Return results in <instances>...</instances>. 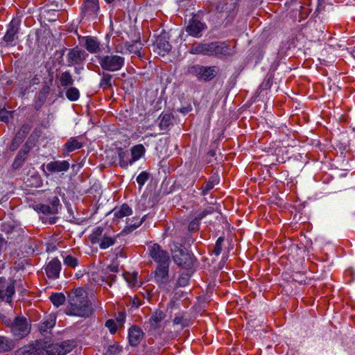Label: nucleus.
<instances>
[{
	"instance_id": "nucleus-33",
	"label": "nucleus",
	"mask_w": 355,
	"mask_h": 355,
	"mask_svg": "<svg viewBox=\"0 0 355 355\" xmlns=\"http://www.w3.org/2000/svg\"><path fill=\"white\" fill-rule=\"evenodd\" d=\"M49 299L51 302L53 303V304L56 307H58L59 306L64 304V303L66 301V297L62 293H52L51 295L49 297Z\"/></svg>"
},
{
	"instance_id": "nucleus-30",
	"label": "nucleus",
	"mask_w": 355,
	"mask_h": 355,
	"mask_svg": "<svg viewBox=\"0 0 355 355\" xmlns=\"http://www.w3.org/2000/svg\"><path fill=\"white\" fill-rule=\"evenodd\" d=\"M15 345V342L12 339L0 336V353L11 351Z\"/></svg>"
},
{
	"instance_id": "nucleus-8",
	"label": "nucleus",
	"mask_w": 355,
	"mask_h": 355,
	"mask_svg": "<svg viewBox=\"0 0 355 355\" xmlns=\"http://www.w3.org/2000/svg\"><path fill=\"white\" fill-rule=\"evenodd\" d=\"M166 314L162 310L157 309L152 313V315L148 322V332L151 335L158 334L160 335V329L162 328V322L166 318Z\"/></svg>"
},
{
	"instance_id": "nucleus-2",
	"label": "nucleus",
	"mask_w": 355,
	"mask_h": 355,
	"mask_svg": "<svg viewBox=\"0 0 355 355\" xmlns=\"http://www.w3.org/2000/svg\"><path fill=\"white\" fill-rule=\"evenodd\" d=\"M37 355H65L72 350V346L67 341L62 343H51L49 341L37 340Z\"/></svg>"
},
{
	"instance_id": "nucleus-52",
	"label": "nucleus",
	"mask_w": 355,
	"mask_h": 355,
	"mask_svg": "<svg viewBox=\"0 0 355 355\" xmlns=\"http://www.w3.org/2000/svg\"><path fill=\"white\" fill-rule=\"evenodd\" d=\"M50 204H51L50 207L52 209V210L55 209V214H57L58 211V207L60 205V200H59L58 197L53 196L50 201Z\"/></svg>"
},
{
	"instance_id": "nucleus-55",
	"label": "nucleus",
	"mask_w": 355,
	"mask_h": 355,
	"mask_svg": "<svg viewBox=\"0 0 355 355\" xmlns=\"http://www.w3.org/2000/svg\"><path fill=\"white\" fill-rule=\"evenodd\" d=\"M15 287H17L18 291L21 293L26 291V288L23 286V282L21 279L18 281L16 280Z\"/></svg>"
},
{
	"instance_id": "nucleus-24",
	"label": "nucleus",
	"mask_w": 355,
	"mask_h": 355,
	"mask_svg": "<svg viewBox=\"0 0 355 355\" xmlns=\"http://www.w3.org/2000/svg\"><path fill=\"white\" fill-rule=\"evenodd\" d=\"M144 220V218L140 219L138 217H133L132 218H127L126 225L123 230V232L129 234L139 227Z\"/></svg>"
},
{
	"instance_id": "nucleus-46",
	"label": "nucleus",
	"mask_w": 355,
	"mask_h": 355,
	"mask_svg": "<svg viewBox=\"0 0 355 355\" xmlns=\"http://www.w3.org/2000/svg\"><path fill=\"white\" fill-rule=\"evenodd\" d=\"M150 175L146 171L141 172L137 178V182L139 184L140 189L144 186L146 182L148 180Z\"/></svg>"
},
{
	"instance_id": "nucleus-14",
	"label": "nucleus",
	"mask_w": 355,
	"mask_h": 355,
	"mask_svg": "<svg viewBox=\"0 0 355 355\" xmlns=\"http://www.w3.org/2000/svg\"><path fill=\"white\" fill-rule=\"evenodd\" d=\"M62 268L61 263L58 258L53 259L44 268L46 276L49 279H58Z\"/></svg>"
},
{
	"instance_id": "nucleus-29",
	"label": "nucleus",
	"mask_w": 355,
	"mask_h": 355,
	"mask_svg": "<svg viewBox=\"0 0 355 355\" xmlns=\"http://www.w3.org/2000/svg\"><path fill=\"white\" fill-rule=\"evenodd\" d=\"M145 153V148L142 144H137L131 148L132 159H130V164L141 157Z\"/></svg>"
},
{
	"instance_id": "nucleus-44",
	"label": "nucleus",
	"mask_w": 355,
	"mask_h": 355,
	"mask_svg": "<svg viewBox=\"0 0 355 355\" xmlns=\"http://www.w3.org/2000/svg\"><path fill=\"white\" fill-rule=\"evenodd\" d=\"M190 276L191 273L189 270L186 272L182 273L178 279L177 286H185L186 285H187L190 279Z\"/></svg>"
},
{
	"instance_id": "nucleus-7",
	"label": "nucleus",
	"mask_w": 355,
	"mask_h": 355,
	"mask_svg": "<svg viewBox=\"0 0 355 355\" xmlns=\"http://www.w3.org/2000/svg\"><path fill=\"white\" fill-rule=\"evenodd\" d=\"M10 329L12 335L19 340L29 334L31 327L26 318L18 316L15 318L10 327Z\"/></svg>"
},
{
	"instance_id": "nucleus-18",
	"label": "nucleus",
	"mask_w": 355,
	"mask_h": 355,
	"mask_svg": "<svg viewBox=\"0 0 355 355\" xmlns=\"http://www.w3.org/2000/svg\"><path fill=\"white\" fill-rule=\"evenodd\" d=\"M212 42L202 44L194 43L191 45L189 52L191 54H202L204 55L211 56Z\"/></svg>"
},
{
	"instance_id": "nucleus-27",
	"label": "nucleus",
	"mask_w": 355,
	"mask_h": 355,
	"mask_svg": "<svg viewBox=\"0 0 355 355\" xmlns=\"http://www.w3.org/2000/svg\"><path fill=\"white\" fill-rule=\"evenodd\" d=\"M219 182V180H218V176L216 175H212L211 176L208 181L205 182L203 185L201 187V189H202V192H201V195L202 196H206L209 191L210 190H211L215 185H216L217 184H218Z\"/></svg>"
},
{
	"instance_id": "nucleus-12",
	"label": "nucleus",
	"mask_w": 355,
	"mask_h": 355,
	"mask_svg": "<svg viewBox=\"0 0 355 355\" xmlns=\"http://www.w3.org/2000/svg\"><path fill=\"white\" fill-rule=\"evenodd\" d=\"M235 53L234 49L224 42H214L211 45V56L230 57Z\"/></svg>"
},
{
	"instance_id": "nucleus-4",
	"label": "nucleus",
	"mask_w": 355,
	"mask_h": 355,
	"mask_svg": "<svg viewBox=\"0 0 355 355\" xmlns=\"http://www.w3.org/2000/svg\"><path fill=\"white\" fill-rule=\"evenodd\" d=\"M187 71L189 74L196 76L198 80L209 81L216 76L218 68L216 66L205 67L193 64L189 67Z\"/></svg>"
},
{
	"instance_id": "nucleus-35",
	"label": "nucleus",
	"mask_w": 355,
	"mask_h": 355,
	"mask_svg": "<svg viewBox=\"0 0 355 355\" xmlns=\"http://www.w3.org/2000/svg\"><path fill=\"white\" fill-rule=\"evenodd\" d=\"M173 116L171 114H164L160 116L159 127L161 130H166L172 124Z\"/></svg>"
},
{
	"instance_id": "nucleus-19",
	"label": "nucleus",
	"mask_w": 355,
	"mask_h": 355,
	"mask_svg": "<svg viewBox=\"0 0 355 355\" xmlns=\"http://www.w3.org/2000/svg\"><path fill=\"white\" fill-rule=\"evenodd\" d=\"M19 32V24L15 20H12L9 25L8 30L3 37V41L8 45H12V42L15 40L17 34Z\"/></svg>"
},
{
	"instance_id": "nucleus-62",
	"label": "nucleus",
	"mask_w": 355,
	"mask_h": 355,
	"mask_svg": "<svg viewBox=\"0 0 355 355\" xmlns=\"http://www.w3.org/2000/svg\"><path fill=\"white\" fill-rule=\"evenodd\" d=\"M209 154H210L211 156H214V152H212V151H210V152H209Z\"/></svg>"
},
{
	"instance_id": "nucleus-50",
	"label": "nucleus",
	"mask_w": 355,
	"mask_h": 355,
	"mask_svg": "<svg viewBox=\"0 0 355 355\" xmlns=\"http://www.w3.org/2000/svg\"><path fill=\"white\" fill-rule=\"evenodd\" d=\"M173 323L175 324H180L184 327L189 325V320L183 316H176L173 320Z\"/></svg>"
},
{
	"instance_id": "nucleus-38",
	"label": "nucleus",
	"mask_w": 355,
	"mask_h": 355,
	"mask_svg": "<svg viewBox=\"0 0 355 355\" xmlns=\"http://www.w3.org/2000/svg\"><path fill=\"white\" fill-rule=\"evenodd\" d=\"M63 262H64V264L67 267L72 268V269L76 268L79 264L78 259L76 257H75L71 254H69V255H67L66 257H64V259H63Z\"/></svg>"
},
{
	"instance_id": "nucleus-13",
	"label": "nucleus",
	"mask_w": 355,
	"mask_h": 355,
	"mask_svg": "<svg viewBox=\"0 0 355 355\" xmlns=\"http://www.w3.org/2000/svg\"><path fill=\"white\" fill-rule=\"evenodd\" d=\"M78 38L80 44L84 43V47L90 53H96L101 51V43L96 37L78 35Z\"/></svg>"
},
{
	"instance_id": "nucleus-41",
	"label": "nucleus",
	"mask_w": 355,
	"mask_h": 355,
	"mask_svg": "<svg viewBox=\"0 0 355 355\" xmlns=\"http://www.w3.org/2000/svg\"><path fill=\"white\" fill-rule=\"evenodd\" d=\"M27 158H28V156L26 155L21 154V152L19 151L13 161L12 168L14 169H17V168H20L23 165V164L26 162Z\"/></svg>"
},
{
	"instance_id": "nucleus-6",
	"label": "nucleus",
	"mask_w": 355,
	"mask_h": 355,
	"mask_svg": "<svg viewBox=\"0 0 355 355\" xmlns=\"http://www.w3.org/2000/svg\"><path fill=\"white\" fill-rule=\"evenodd\" d=\"M149 257L157 266L170 265L171 259L167 251L162 249L158 243H153L148 248Z\"/></svg>"
},
{
	"instance_id": "nucleus-16",
	"label": "nucleus",
	"mask_w": 355,
	"mask_h": 355,
	"mask_svg": "<svg viewBox=\"0 0 355 355\" xmlns=\"http://www.w3.org/2000/svg\"><path fill=\"white\" fill-rule=\"evenodd\" d=\"M169 265L157 266L155 270V279L157 283L161 285H166L169 281L168 275Z\"/></svg>"
},
{
	"instance_id": "nucleus-21",
	"label": "nucleus",
	"mask_w": 355,
	"mask_h": 355,
	"mask_svg": "<svg viewBox=\"0 0 355 355\" xmlns=\"http://www.w3.org/2000/svg\"><path fill=\"white\" fill-rule=\"evenodd\" d=\"M53 82V74H50V78L48 82L44 81L43 83V85L42 89H40L38 95H37V102L40 103V105H42L46 100L47 96L49 95L51 91V86Z\"/></svg>"
},
{
	"instance_id": "nucleus-49",
	"label": "nucleus",
	"mask_w": 355,
	"mask_h": 355,
	"mask_svg": "<svg viewBox=\"0 0 355 355\" xmlns=\"http://www.w3.org/2000/svg\"><path fill=\"white\" fill-rule=\"evenodd\" d=\"M23 141H24L22 139H21L20 138H19V137H17L15 135V137L12 139V143L10 146V150L14 151V150H17L19 148V146L22 144Z\"/></svg>"
},
{
	"instance_id": "nucleus-48",
	"label": "nucleus",
	"mask_w": 355,
	"mask_h": 355,
	"mask_svg": "<svg viewBox=\"0 0 355 355\" xmlns=\"http://www.w3.org/2000/svg\"><path fill=\"white\" fill-rule=\"evenodd\" d=\"M157 47L166 53H168L171 50V45L169 42L162 40H159L157 42Z\"/></svg>"
},
{
	"instance_id": "nucleus-23",
	"label": "nucleus",
	"mask_w": 355,
	"mask_h": 355,
	"mask_svg": "<svg viewBox=\"0 0 355 355\" xmlns=\"http://www.w3.org/2000/svg\"><path fill=\"white\" fill-rule=\"evenodd\" d=\"M112 212L114 213V220H116L131 215L132 210L128 204L123 203L120 207H116L112 210Z\"/></svg>"
},
{
	"instance_id": "nucleus-43",
	"label": "nucleus",
	"mask_w": 355,
	"mask_h": 355,
	"mask_svg": "<svg viewBox=\"0 0 355 355\" xmlns=\"http://www.w3.org/2000/svg\"><path fill=\"white\" fill-rule=\"evenodd\" d=\"M127 153L122 148L119 149V165L121 167L127 168L130 164V159H125Z\"/></svg>"
},
{
	"instance_id": "nucleus-34",
	"label": "nucleus",
	"mask_w": 355,
	"mask_h": 355,
	"mask_svg": "<svg viewBox=\"0 0 355 355\" xmlns=\"http://www.w3.org/2000/svg\"><path fill=\"white\" fill-rule=\"evenodd\" d=\"M112 76L110 73L103 72L102 77L99 86L103 90L110 89L112 87Z\"/></svg>"
},
{
	"instance_id": "nucleus-26",
	"label": "nucleus",
	"mask_w": 355,
	"mask_h": 355,
	"mask_svg": "<svg viewBox=\"0 0 355 355\" xmlns=\"http://www.w3.org/2000/svg\"><path fill=\"white\" fill-rule=\"evenodd\" d=\"M55 324V318L50 315L46 320H44L39 324L38 329L42 334L45 335L50 331Z\"/></svg>"
},
{
	"instance_id": "nucleus-11",
	"label": "nucleus",
	"mask_w": 355,
	"mask_h": 355,
	"mask_svg": "<svg viewBox=\"0 0 355 355\" xmlns=\"http://www.w3.org/2000/svg\"><path fill=\"white\" fill-rule=\"evenodd\" d=\"M80 9L83 19H96L100 9L98 0H83Z\"/></svg>"
},
{
	"instance_id": "nucleus-10",
	"label": "nucleus",
	"mask_w": 355,
	"mask_h": 355,
	"mask_svg": "<svg viewBox=\"0 0 355 355\" xmlns=\"http://www.w3.org/2000/svg\"><path fill=\"white\" fill-rule=\"evenodd\" d=\"M16 279L0 277V299L11 302L15 293Z\"/></svg>"
},
{
	"instance_id": "nucleus-47",
	"label": "nucleus",
	"mask_w": 355,
	"mask_h": 355,
	"mask_svg": "<svg viewBox=\"0 0 355 355\" xmlns=\"http://www.w3.org/2000/svg\"><path fill=\"white\" fill-rule=\"evenodd\" d=\"M37 207L44 214H55V209L52 210L49 205L39 204Z\"/></svg>"
},
{
	"instance_id": "nucleus-17",
	"label": "nucleus",
	"mask_w": 355,
	"mask_h": 355,
	"mask_svg": "<svg viewBox=\"0 0 355 355\" xmlns=\"http://www.w3.org/2000/svg\"><path fill=\"white\" fill-rule=\"evenodd\" d=\"M144 335V334L140 327L137 326H132L129 329L128 332L130 345L133 347L137 346L143 338Z\"/></svg>"
},
{
	"instance_id": "nucleus-36",
	"label": "nucleus",
	"mask_w": 355,
	"mask_h": 355,
	"mask_svg": "<svg viewBox=\"0 0 355 355\" xmlns=\"http://www.w3.org/2000/svg\"><path fill=\"white\" fill-rule=\"evenodd\" d=\"M115 238L112 237L105 234L103 238L102 239L101 241L99 243V247L101 249L105 250L113 245L115 243Z\"/></svg>"
},
{
	"instance_id": "nucleus-54",
	"label": "nucleus",
	"mask_w": 355,
	"mask_h": 355,
	"mask_svg": "<svg viewBox=\"0 0 355 355\" xmlns=\"http://www.w3.org/2000/svg\"><path fill=\"white\" fill-rule=\"evenodd\" d=\"M10 114V112L8 111H6V110H1L0 112V118L2 121L4 122H8L9 121V115Z\"/></svg>"
},
{
	"instance_id": "nucleus-32",
	"label": "nucleus",
	"mask_w": 355,
	"mask_h": 355,
	"mask_svg": "<svg viewBox=\"0 0 355 355\" xmlns=\"http://www.w3.org/2000/svg\"><path fill=\"white\" fill-rule=\"evenodd\" d=\"M36 343L31 345H26L21 347L17 351V355H37Z\"/></svg>"
},
{
	"instance_id": "nucleus-1",
	"label": "nucleus",
	"mask_w": 355,
	"mask_h": 355,
	"mask_svg": "<svg viewBox=\"0 0 355 355\" xmlns=\"http://www.w3.org/2000/svg\"><path fill=\"white\" fill-rule=\"evenodd\" d=\"M68 305L65 313L80 318H89L94 313L92 302L87 291L81 287L73 288L68 292Z\"/></svg>"
},
{
	"instance_id": "nucleus-58",
	"label": "nucleus",
	"mask_w": 355,
	"mask_h": 355,
	"mask_svg": "<svg viewBox=\"0 0 355 355\" xmlns=\"http://www.w3.org/2000/svg\"><path fill=\"white\" fill-rule=\"evenodd\" d=\"M74 71H75L76 73H78V74L80 73V69H78V67H75Z\"/></svg>"
},
{
	"instance_id": "nucleus-53",
	"label": "nucleus",
	"mask_w": 355,
	"mask_h": 355,
	"mask_svg": "<svg viewBox=\"0 0 355 355\" xmlns=\"http://www.w3.org/2000/svg\"><path fill=\"white\" fill-rule=\"evenodd\" d=\"M121 351V347L118 345H110L108 347L107 353L109 355H116Z\"/></svg>"
},
{
	"instance_id": "nucleus-22",
	"label": "nucleus",
	"mask_w": 355,
	"mask_h": 355,
	"mask_svg": "<svg viewBox=\"0 0 355 355\" xmlns=\"http://www.w3.org/2000/svg\"><path fill=\"white\" fill-rule=\"evenodd\" d=\"M213 212V209L209 208V209H205L200 213L198 214L197 216L195 217V218L191 220L188 226V230L190 232H196L198 230L199 225H200V221L205 217L207 215L211 214Z\"/></svg>"
},
{
	"instance_id": "nucleus-15",
	"label": "nucleus",
	"mask_w": 355,
	"mask_h": 355,
	"mask_svg": "<svg viewBox=\"0 0 355 355\" xmlns=\"http://www.w3.org/2000/svg\"><path fill=\"white\" fill-rule=\"evenodd\" d=\"M206 28V26L200 21L193 17L189 22L186 28V31L191 36L199 37L201 36V32Z\"/></svg>"
},
{
	"instance_id": "nucleus-28",
	"label": "nucleus",
	"mask_w": 355,
	"mask_h": 355,
	"mask_svg": "<svg viewBox=\"0 0 355 355\" xmlns=\"http://www.w3.org/2000/svg\"><path fill=\"white\" fill-rule=\"evenodd\" d=\"M104 229L101 227H96L89 236L92 244H99L106 233H103Z\"/></svg>"
},
{
	"instance_id": "nucleus-60",
	"label": "nucleus",
	"mask_w": 355,
	"mask_h": 355,
	"mask_svg": "<svg viewBox=\"0 0 355 355\" xmlns=\"http://www.w3.org/2000/svg\"><path fill=\"white\" fill-rule=\"evenodd\" d=\"M118 321L120 322H123V320H124V316L122 315L121 318H119L118 319Z\"/></svg>"
},
{
	"instance_id": "nucleus-56",
	"label": "nucleus",
	"mask_w": 355,
	"mask_h": 355,
	"mask_svg": "<svg viewBox=\"0 0 355 355\" xmlns=\"http://www.w3.org/2000/svg\"><path fill=\"white\" fill-rule=\"evenodd\" d=\"M135 281H136V277H134L132 278V280H131V281H130V280H128V282H129V284H131V285H132V286H135V285H136V282H135Z\"/></svg>"
},
{
	"instance_id": "nucleus-3",
	"label": "nucleus",
	"mask_w": 355,
	"mask_h": 355,
	"mask_svg": "<svg viewBox=\"0 0 355 355\" xmlns=\"http://www.w3.org/2000/svg\"><path fill=\"white\" fill-rule=\"evenodd\" d=\"M172 257L174 262L183 268L190 270L193 266L194 257L182 245H176L175 248L172 250Z\"/></svg>"
},
{
	"instance_id": "nucleus-42",
	"label": "nucleus",
	"mask_w": 355,
	"mask_h": 355,
	"mask_svg": "<svg viewBox=\"0 0 355 355\" xmlns=\"http://www.w3.org/2000/svg\"><path fill=\"white\" fill-rule=\"evenodd\" d=\"M32 137H33V135H31L28 137V139L26 141V143L24 144L22 148L20 149L19 152H21V154L26 155L28 156L29 152L35 146V144L32 141Z\"/></svg>"
},
{
	"instance_id": "nucleus-5",
	"label": "nucleus",
	"mask_w": 355,
	"mask_h": 355,
	"mask_svg": "<svg viewBox=\"0 0 355 355\" xmlns=\"http://www.w3.org/2000/svg\"><path fill=\"white\" fill-rule=\"evenodd\" d=\"M98 62L103 70L116 71L124 65L125 58L120 55L111 54L99 57Z\"/></svg>"
},
{
	"instance_id": "nucleus-63",
	"label": "nucleus",
	"mask_w": 355,
	"mask_h": 355,
	"mask_svg": "<svg viewBox=\"0 0 355 355\" xmlns=\"http://www.w3.org/2000/svg\"><path fill=\"white\" fill-rule=\"evenodd\" d=\"M55 218H53V220H51V223H55Z\"/></svg>"
},
{
	"instance_id": "nucleus-9",
	"label": "nucleus",
	"mask_w": 355,
	"mask_h": 355,
	"mask_svg": "<svg viewBox=\"0 0 355 355\" xmlns=\"http://www.w3.org/2000/svg\"><path fill=\"white\" fill-rule=\"evenodd\" d=\"M67 54V66L82 64L88 57V53L78 46L69 49Z\"/></svg>"
},
{
	"instance_id": "nucleus-37",
	"label": "nucleus",
	"mask_w": 355,
	"mask_h": 355,
	"mask_svg": "<svg viewBox=\"0 0 355 355\" xmlns=\"http://www.w3.org/2000/svg\"><path fill=\"white\" fill-rule=\"evenodd\" d=\"M65 94L67 98L71 101H76L80 97L79 90L76 87L71 86H69V87L66 90Z\"/></svg>"
},
{
	"instance_id": "nucleus-40",
	"label": "nucleus",
	"mask_w": 355,
	"mask_h": 355,
	"mask_svg": "<svg viewBox=\"0 0 355 355\" xmlns=\"http://www.w3.org/2000/svg\"><path fill=\"white\" fill-rule=\"evenodd\" d=\"M141 42L139 40H136L134 42L129 43L125 42V46L130 53L139 54L141 49Z\"/></svg>"
},
{
	"instance_id": "nucleus-59",
	"label": "nucleus",
	"mask_w": 355,
	"mask_h": 355,
	"mask_svg": "<svg viewBox=\"0 0 355 355\" xmlns=\"http://www.w3.org/2000/svg\"><path fill=\"white\" fill-rule=\"evenodd\" d=\"M117 270H118V268L116 266H113L111 268V271H112V272H117Z\"/></svg>"
},
{
	"instance_id": "nucleus-20",
	"label": "nucleus",
	"mask_w": 355,
	"mask_h": 355,
	"mask_svg": "<svg viewBox=\"0 0 355 355\" xmlns=\"http://www.w3.org/2000/svg\"><path fill=\"white\" fill-rule=\"evenodd\" d=\"M70 164L68 161H52L46 164V169L51 173H60L67 171Z\"/></svg>"
},
{
	"instance_id": "nucleus-51",
	"label": "nucleus",
	"mask_w": 355,
	"mask_h": 355,
	"mask_svg": "<svg viewBox=\"0 0 355 355\" xmlns=\"http://www.w3.org/2000/svg\"><path fill=\"white\" fill-rule=\"evenodd\" d=\"M105 327H107L110 330V332L112 334H114L116 333L117 330L116 324L114 320L110 319L107 320L105 322Z\"/></svg>"
},
{
	"instance_id": "nucleus-57",
	"label": "nucleus",
	"mask_w": 355,
	"mask_h": 355,
	"mask_svg": "<svg viewBox=\"0 0 355 355\" xmlns=\"http://www.w3.org/2000/svg\"><path fill=\"white\" fill-rule=\"evenodd\" d=\"M189 111V110L187 107H184L180 110V112L184 113V114L188 113Z\"/></svg>"
},
{
	"instance_id": "nucleus-64",
	"label": "nucleus",
	"mask_w": 355,
	"mask_h": 355,
	"mask_svg": "<svg viewBox=\"0 0 355 355\" xmlns=\"http://www.w3.org/2000/svg\"><path fill=\"white\" fill-rule=\"evenodd\" d=\"M5 110V108H4V107H3V108H2V107L0 106V112H1V110Z\"/></svg>"
},
{
	"instance_id": "nucleus-61",
	"label": "nucleus",
	"mask_w": 355,
	"mask_h": 355,
	"mask_svg": "<svg viewBox=\"0 0 355 355\" xmlns=\"http://www.w3.org/2000/svg\"><path fill=\"white\" fill-rule=\"evenodd\" d=\"M107 3H112L114 0H105Z\"/></svg>"
},
{
	"instance_id": "nucleus-45",
	"label": "nucleus",
	"mask_w": 355,
	"mask_h": 355,
	"mask_svg": "<svg viewBox=\"0 0 355 355\" xmlns=\"http://www.w3.org/2000/svg\"><path fill=\"white\" fill-rule=\"evenodd\" d=\"M223 242L224 238L222 236H220L217 239L214 248L212 250V253L214 254L216 256H219L220 254L221 253Z\"/></svg>"
},
{
	"instance_id": "nucleus-31",
	"label": "nucleus",
	"mask_w": 355,
	"mask_h": 355,
	"mask_svg": "<svg viewBox=\"0 0 355 355\" xmlns=\"http://www.w3.org/2000/svg\"><path fill=\"white\" fill-rule=\"evenodd\" d=\"M59 80L61 86L63 87L71 86L74 83L72 75L69 71L62 72L59 77Z\"/></svg>"
},
{
	"instance_id": "nucleus-39",
	"label": "nucleus",
	"mask_w": 355,
	"mask_h": 355,
	"mask_svg": "<svg viewBox=\"0 0 355 355\" xmlns=\"http://www.w3.org/2000/svg\"><path fill=\"white\" fill-rule=\"evenodd\" d=\"M32 129V125L31 123H24L21 125L20 129L18 130V132L16 134L17 137H19L23 141L26 137L28 134L30 132V131Z\"/></svg>"
},
{
	"instance_id": "nucleus-25",
	"label": "nucleus",
	"mask_w": 355,
	"mask_h": 355,
	"mask_svg": "<svg viewBox=\"0 0 355 355\" xmlns=\"http://www.w3.org/2000/svg\"><path fill=\"white\" fill-rule=\"evenodd\" d=\"M83 147V143L78 141V137H71L64 146V152L69 153Z\"/></svg>"
}]
</instances>
